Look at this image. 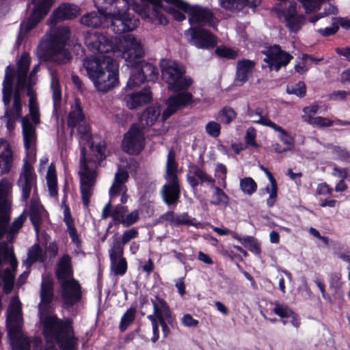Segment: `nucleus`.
Wrapping results in <instances>:
<instances>
[{
  "instance_id": "48",
  "label": "nucleus",
  "mask_w": 350,
  "mask_h": 350,
  "mask_svg": "<svg viewBox=\"0 0 350 350\" xmlns=\"http://www.w3.org/2000/svg\"><path fill=\"white\" fill-rule=\"evenodd\" d=\"M227 168L222 163H217L215 167V176L218 179V183L224 188L227 187L226 184Z\"/></svg>"
},
{
  "instance_id": "33",
  "label": "nucleus",
  "mask_w": 350,
  "mask_h": 350,
  "mask_svg": "<svg viewBox=\"0 0 350 350\" xmlns=\"http://www.w3.org/2000/svg\"><path fill=\"white\" fill-rule=\"evenodd\" d=\"M45 258V252H43L39 245L36 244L29 249L27 258L23 262V265L28 269L33 262L36 261L44 262Z\"/></svg>"
},
{
  "instance_id": "47",
  "label": "nucleus",
  "mask_w": 350,
  "mask_h": 350,
  "mask_svg": "<svg viewBox=\"0 0 350 350\" xmlns=\"http://www.w3.org/2000/svg\"><path fill=\"white\" fill-rule=\"evenodd\" d=\"M286 92L289 94H295L300 98L304 97L306 94V85L302 81L296 84L288 85Z\"/></svg>"
},
{
  "instance_id": "18",
  "label": "nucleus",
  "mask_w": 350,
  "mask_h": 350,
  "mask_svg": "<svg viewBox=\"0 0 350 350\" xmlns=\"http://www.w3.org/2000/svg\"><path fill=\"white\" fill-rule=\"evenodd\" d=\"M187 41L199 49H208L215 46V37L203 28L191 27L185 31Z\"/></svg>"
},
{
  "instance_id": "13",
  "label": "nucleus",
  "mask_w": 350,
  "mask_h": 350,
  "mask_svg": "<svg viewBox=\"0 0 350 350\" xmlns=\"http://www.w3.org/2000/svg\"><path fill=\"white\" fill-rule=\"evenodd\" d=\"M54 0H29L27 9L30 10L29 16L20 24V29L16 41L19 46L28 33L35 28L40 21L48 14Z\"/></svg>"
},
{
  "instance_id": "20",
  "label": "nucleus",
  "mask_w": 350,
  "mask_h": 350,
  "mask_svg": "<svg viewBox=\"0 0 350 350\" xmlns=\"http://www.w3.org/2000/svg\"><path fill=\"white\" fill-rule=\"evenodd\" d=\"M28 207L31 221L38 234L41 226L48 222V214L41 204L38 196L30 198Z\"/></svg>"
},
{
  "instance_id": "58",
  "label": "nucleus",
  "mask_w": 350,
  "mask_h": 350,
  "mask_svg": "<svg viewBox=\"0 0 350 350\" xmlns=\"http://www.w3.org/2000/svg\"><path fill=\"white\" fill-rule=\"evenodd\" d=\"M215 53L219 57H226L228 59H234L237 55L235 51L226 46L218 47L216 49Z\"/></svg>"
},
{
  "instance_id": "35",
  "label": "nucleus",
  "mask_w": 350,
  "mask_h": 350,
  "mask_svg": "<svg viewBox=\"0 0 350 350\" xmlns=\"http://www.w3.org/2000/svg\"><path fill=\"white\" fill-rule=\"evenodd\" d=\"M160 113L161 109L159 106H152L147 108L141 117L142 125H146L148 126L152 125L157 120Z\"/></svg>"
},
{
  "instance_id": "38",
  "label": "nucleus",
  "mask_w": 350,
  "mask_h": 350,
  "mask_svg": "<svg viewBox=\"0 0 350 350\" xmlns=\"http://www.w3.org/2000/svg\"><path fill=\"white\" fill-rule=\"evenodd\" d=\"M132 67L133 68L131 69V76L126 84V88L129 89H133L140 85L146 79V77L136 64H134Z\"/></svg>"
},
{
  "instance_id": "8",
  "label": "nucleus",
  "mask_w": 350,
  "mask_h": 350,
  "mask_svg": "<svg viewBox=\"0 0 350 350\" xmlns=\"http://www.w3.org/2000/svg\"><path fill=\"white\" fill-rule=\"evenodd\" d=\"M83 66L98 92L106 93L118 86V64L110 56H103V59L87 57Z\"/></svg>"
},
{
  "instance_id": "32",
  "label": "nucleus",
  "mask_w": 350,
  "mask_h": 350,
  "mask_svg": "<svg viewBox=\"0 0 350 350\" xmlns=\"http://www.w3.org/2000/svg\"><path fill=\"white\" fill-rule=\"evenodd\" d=\"M51 75V89L52 90V97L53 100V107L55 111L57 110L62 100V91L59 83L57 74L55 71L50 70Z\"/></svg>"
},
{
  "instance_id": "61",
  "label": "nucleus",
  "mask_w": 350,
  "mask_h": 350,
  "mask_svg": "<svg viewBox=\"0 0 350 350\" xmlns=\"http://www.w3.org/2000/svg\"><path fill=\"white\" fill-rule=\"evenodd\" d=\"M256 130L252 127L248 128L245 136V140L246 144L252 147H257L258 145L256 142Z\"/></svg>"
},
{
  "instance_id": "7",
  "label": "nucleus",
  "mask_w": 350,
  "mask_h": 350,
  "mask_svg": "<svg viewBox=\"0 0 350 350\" xmlns=\"http://www.w3.org/2000/svg\"><path fill=\"white\" fill-rule=\"evenodd\" d=\"M24 146L26 157L17 180V186L21 191V200L27 202L29 198L38 196L37 176L31 165L36 160V126L30 123L28 116L21 120Z\"/></svg>"
},
{
  "instance_id": "17",
  "label": "nucleus",
  "mask_w": 350,
  "mask_h": 350,
  "mask_svg": "<svg viewBox=\"0 0 350 350\" xmlns=\"http://www.w3.org/2000/svg\"><path fill=\"white\" fill-rule=\"evenodd\" d=\"M129 178V173L124 168L119 167L117 172L115 174L114 181L109 190V201L103 208L102 217L107 218L110 215L111 207L116 198L120 196V202L121 204H125L128 200L126 194L127 187L125 183Z\"/></svg>"
},
{
  "instance_id": "34",
  "label": "nucleus",
  "mask_w": 350,
  "mask_h": 350,
  "mask_svg": "<svg viewBox=\"0 0 350 350\" xmlns=\"http://www.w3.org/2000/svg\"><path fill=\"white\" fill-rule=\"evenodd\" d=\"M266 124V126H269L273 129L275 131L279 133L278 137L279 139L288 147L286 148L288 150H291V147L294 143V139L292 136H291L285 130H284L281 126L277 125L271 120H266L264 122Z\"/></svg>"
},
{
  "instance_id": "21",
  "label": "nucleus",
  "mask_w": 350,
  "mask_h": 350,
  "mask_svg": "<svg viewBox=\"0 0 350 350\" xmlns=\"http://www.w3.org/2000/svg\"><path fill=\"white\" fill-rule=\"evenodd\" d=\"M293 56L282 51L278 45L268 49L265 62L268 64L271 70L278 71L282 66H286L291 60Z\"/></svg>"
},
{
  "instance_id": "31",
  "label": "nucleus",
  "mask_w": 350,
  "mask_h": 350,
  "mask_svg": "<svg viewBox=\"0 0 350 350\" xmlns=\"http://www.w3.org/2000/svg\"><path fill=\"white\" fill-rule=\"evenodd\" d=\"M143 55L144 54L140 57H138L133 62H126L128 63V66H133L134 64H136L146 77V76H148L150 80L157 79L159 74L157 68L150 63L139 61V59L142 58Z\"/></svg>"
},
{
  "instance_id": "26",
  "label": "nucleus",
  "mask_w": 350,
  "mask_h": 350,
  "mask_svg": "<svg viewBox=\"0 0 350 350\" xmlns=\"http://www.w3.org/2000/svg\"><path fill=\"white\" fill-rule=\"evenodd\" d=\"M161 219L170 221L174 226L188 225L197 227L200 224L195 219L191 218L187 213L175 214L172 211H168L161 216Z\"/></svg>"
},
{
  "instance_id": "55",
  "label": "nucleus",
  "mask_w": 350,
  "mask_h": 350,
  "mask_svg": "<svg viewBox=\"0 0 350 350\" xmlns=\"http://www.w3.org/2000/svg\"><path fill=\"white\" fill-rule=\"evenodd\" d=\"M308 124L320 127H328L331 126L334 124V121L321 116L314 117L312 119H310Z\"/></svg>"
},
{
  "instance_id": "63",
  "label": "nucleus",
  "mask_w": 350,
  "mask_h": 350,
  "mask_svg": "<svg viewBox=\"0 0 350 350\" xmlns=\"http://www.w3.org/2000/svg\"><path fill=\"white\" fill-rule=\"evenodd\" d=\"M67 226H68V234H69L73 243L75 244V245L77 248H79L81 246V241H80V239H79L78 235L77 234L76 229L68 221H67Z\"/></svg>"
},
{
  "instance_id": "59",
  "label": "nucleus",
  "mask_w": 350,
  "mask_h": 350,
  "mask_svg": "<svg viewBox=\"0 0 350 350\" xmlns=\"http://www.w3.org/2000/svg\"><path fill=\"white\" fill-rule=\"evenodd\" d=\"M138 234L137 229L131 228L123 232L120 240L122 241L123 244L126 245L129 242L137 238Z\"/></svg>"
},
{
  "instance_id": "5",
  "label": "nucleus",
  "mask_w": 350,
  "mask_h": 350,
  "mask_svg": "<svg viewBox=\"0 0 350 350\" xmlns=\"http://www.w3.org/2000/svg\"><path fill=\"white\" fill-rule=\"evenodd\" d=\"M160 66L167 89L175 92L166 101L167 107L162 113V120L165 121L178 109L192 103L193 96L187 90L193 83V80L185 76L184 66L176 61L162 59Z\"/></svg>"
},
{
  "instance_id": "46",
  "label": "nucleus",
  "mask_w": 350,
  "mask_h": 350,
  "mask_svg": "<svg viewBox=\"0 0 350 350\" xmlns=\"http://www.w3.org/2000/svg\"><path fill=\"white\" fill-rule=\"evenodd\" d=\"M124 245L122 241L118 238L113 237V242L109 250V257L122 256L124 251Z\"/></svg>"
},
{
  "instance_id": "15",
  "label": "nucleus",
  "mask_w": 350,
  "mask_h": 350,
  "mask_svg": "<svg viewBox=\"0 0 350 350\" xmlns=\"http://www.w3.org/2000/svg\"><path fill=\"white\" fill-rule=\"evenodd\" d=\"M166 3L180 8L189 14V21L191 25H205L215 26L216 18L212 11L198 5H190L183 0H165Z\"/></svg>"
},
{
  "instance_id": "4",
  "label": "nucleus",
  "mask_w": 350,
  "mask_h": 350,
  "mask_svg": "<svg viewBox=\"0 0 350 350\" xmlns=\"http://www.w3.org/2000/svg\"><path fill=\"white\" fill-rule=\"evenodd\" d=\"M98 10L84 14L81 23L92 28L109 29L115 33L131 31L138 21L129 12V0H94Z\"/></svg>"
},
{
  "instance_id": "42",
  "label": "nucleus",
  "mask_w": 350,
  "mask_h": 350,
  "mask_svg": "<svg viewBox=\"0 0 350 350\" xmlns=\"http://www.w3.org/2000/svg\"><path fill=\"white\" fill-rule=\"evenodd\" d=\"M237 114L231 107H224L218 113L217 120L224 124H230L236 117Z\"/></svg>"
},
{
  "instance_id": "37",
  "label": "nucleus",
  "mask_w": 350,
  "mask_h": 350,
  "mask_svg": "<svg viewBox=\"0 0 350 350\" xmlns=\"http://www.w3.org/2000/svg\"><path fill=\"white\" fill-rule=\"evenodd\" d=\"M152 15L154 17L152 22L159 25H166L167 20L163 14L164 9L161 0H153Z\"/></svg>"
},
{
  "instance_id": "10",
  "label": "nucleus",
  "mask_w": 350,
  "mask_h": 350,
  "mask_svg": "<svg viewBox=\"0 0 350 350\" xmlns=\"http://www.w3.org/2000/svg\"><path fill=\"white\" fill-rule=\"evenodd\" d=\"M6 325L12 350H30L31 342L36 347L39 346V338L31 341L22 332L23 318L21 303L16 296L12 297L9 304L6 312Z\"/></svg>"
},
{
  "instance_id": "41",
  "label": "nucleus",
  "mask_w": 350,
  "mask_h": 350,
  "mask_svg": "<svg viewBox=\"0 0 350 350\" xmlns=\"http://www.w3.org/2000/svg\"><path fill=\"white\" fill-rule=\"evenodd\" d=\"M239 242L245 247L254 253L255 255H259L260 253V246L258 241L251 236L243 237V239H239Z\"/></svg>"
},
{
  "instance_id": "22",
  "label": "nucleus",
  "mask_w": 350,
  "mask_h": 350,
  "mask_svg": "<svg viewBox=\"0 0 350 350\" xmlns=\"http://www.w3.org/2000/svg\"><path fill=\"white\" fill-rule=\"evenodd\" d=\"M187 180L190 186L193 189L198 187L200 182L201 184H206L211 186H213L215 182L203 169L196 165H190L189 166Z\"/></svg>"
},
{
  "instance_id": "56",
  "label": "nucleus",
  "mask_w": 350,
  "mask_h": 350,
  "mask_svg": "<svg viewBox=\"0 0 350 350\" xmlns=\"http://www.w3.org/2000/svg\"><path fill=\"white\" fill-rule=\"evenodd\" d=\"M333 21L332 27L319 29L317 32L325 37L335 34L339 28L338 21L336 18H334Z\"/></svg>"
},
{
  "instance_id": "28",
  "label": "nucleus",
  "mask_w": 350,
  "mask_h": 350,
  "mask_svg": "<svg viewBox=\"0 0 350 350\" xmlns=\"http://www.w3.org/2000/svg\"><path fill=\"white\" fill-rule=\"evenodd\" d=\"M254 67V62L251 60L243 59L239 61L237 65L236 81L241 84L245 83L252 75Z\"/></svg>"
},
{
  "instance_id": "2",
  "label": "nucleus",
  "mask_w": 350,
  "mask_h": 350,
  "mask_svg": "<svg viewBox=\"0 0 350 350\" xmlns=\"http://www.w3.org/2000/svg\"><path fill=\"white\" fill-rule=\"evenodd\" d=\"M30 64V57L28 54L22 55L18 61L17 66V81L14 94V103L12 109L8 108L12 95L13 83L14 73L13 68L8 66L5 70V78L3 82V101L6 107L4 118L6 120V127L10 133L15 127L16 121L21 116L22 104L21 100V92L27 88L29 99V118L30 123L34 126L40 122L39 107L36 102V95L32 86L36 83V73L38 71L40 66L36 65L31 72L28 79L27 74Z\"/></svg>"
},
{
  "instance_id": "57",
  "label": "nucleus",
  "mask_w": 350,
  "mask_h": 350,
  "mask_svg": "<svg viewBox=\"0 0 350 350\" xmlns=\"http://www.w3.org/2000/svg\"><path fill=\"white\" fill-rule=\"evenodd\" d=\"M128 211L127 207L118 204L111 212V216L113 220L120 223L122 219L125 215V213Z\"/></svg>"
},
{
  "instance_id": "12",
  "label": "nucleus",
  "mask_w": 350,
  "mask_h": 350,
  "mask_svg": "<svg viewBox=\"0 0 350 350\" xmlns=\"http://www.w3.org/2000/svg\"><path fill=\"white\" fill-rule=\"evenodd\" d=\"M12 187V183L7 178L0 180V239L7 232V239L10 242L13 241L25 219L24 214H21L14 221L9 230L8 229L11 211Z\"/></svg>"
},
{
  "instance_id": "52",
  "label": "nucleus",
  "mask_w": 350,
  "mask_h": 350,
  "mask_svg": "<svg viewBox=\"0 0 350 350\" xmlns=\"http://www.w3.org/2000/svg\"><path fill=\"white\" fill-rule=\"evenodd\" d=\"M307 13L313 12L320 8L322 0H299Z\"/></svg>"
},
{
  "instance_id": "39",
  "label": "nucleus",
  "mask_w": 350,
  "mask_h": 350,
  "mask_svg": "<svg viewBox=\"0 0 350 350\" xmlns=\"http://www.w3.org/2000/svg\"><path fill=\"white\" fill-rule=\"evenodd\" d=\"M111 268L116 275H124L127 269L126 259L122 256L111 257Z\"/></svg>"
},
{
  "instance_id": "30",
  "label": "nucleus",
  "mask_w": 350,
  "mask_h": 350,
  "mask_svg": "<svg viewBox=\"0 0 350 350\" xmlns=\"http://www.w3.org/2000/svg\"><path fill=\"white\" fill-rule=\"evenodd\" d=\"M261 3V0H219L221 7L231 11L241 10L245 5L256 8Z\"/></svg>"
},
{
  "instance_id": "3",
  "label": "nucleus",
  "mask_w": 350,
  "mask_h": 350,
  "mask_svg": "<svg viewBox=\"0 0 350 350\" xmlns=\"http://www.w3.org/2000/svg\"><path fill=\"white\" fill-rule=\"evenodd\" d=\"M53 297V282L51 275L42 276L40 289L39 314L44 327L46 346L42 350H57V344L62 350H76L77 338L68 320L62 321L51 314L50 304Z\"/></svg>"
},
{
  "instance_id": "51",
  "label": "nucleus",
  "mask_w": 350,
  "mask_h": 350,
  "mask_svg": "<svg viewBox=\"0 0 350 350\" xmlns=\"http://www.w3.org/2000/svg\"><path fill=\"white\" fill-rule=\"evenodd\" d=\"M147 318L151 322V324H152L153 336L152 337L151 340L152 342L154 343L159 338V322L157 315H155V314L154 312L152 314H149L147 317Z\"/></svg>"
},
{
  "instance_id": "19",
  "label": "nucleus",
  "mask_w": 350,
  "mask_h": 350,
  "mask_svg": "<svg viewBox=\"0 0 350 350\" xmlns=\"http://www.w3.org/2000/svg\"><path fill=\"white\" fill-rule=\"evenodd\" d=\"M144 141L142 130L139 126L133 124L124 135L122 141V148L124 151L129 154H138L144 148Z\"/></svg>"
},
{
  "instance_id": "50",
  "label": "nucleus",
  "mask_w": 350,
  "mask_h": 350,
  "mask_svg": "<svg viewBox=\"0 0 350 350\" xmlns=\"http://www.w3.org/2000/svg\"><path fill=\"white\" fill-rule=\"evenodd\" d=\"M147 318L151 322V324H152L153 336L152 337L151 340L152 342L154 343L159 338V322L157 315H155V314L154 312L152 314H149L147 317Z\"/></svg>"
},
{
  "instance_id": "24",
  "label": "nucleus",
  "mask_w": 350,
  "mask_h": 350,
  "mask_svg": "<svg viewBox=\"0 0 350 350\" xmlns=\"http://www.w3.org/2000/svg\"><path fill=\"white\" fill-rule=\"evenodd\" d=\"M13 165V152L10 143L0 137V175L8 174Z\"/></svg>"
},
{
  "instance_id": "14",
  "label": "nucleus",
  "mask_w": 350,
  "mask_h": 350,
  "mask_svg": "<svg viewBox=\"0 0 350 350\" xmlns=\"http://www.w3.org/2000/svg\"><path fill=\"white\" fill-rule=\"evenodd\" d=\"M177 164L175 161V153L170 150L168 152L166 163V176L167 183L165 184L161 191L163 200L167 205L176 204L180 198V188L176 175Z\"/></svg>"
},
{
  "instance_id": "49",
  "label": "nucleus",
  "mask_w": 350,
  "mask_h": 350,
  "mask_svg": "<svg viewBox=\"0 0 350 350\" xmlns=\"http://www.w3.org/2000/svg\"><path fill=\"white\" fill-rule=\"evenodd\" d=\"M273 309V312L281 318L291 317L293 315V311L286 306L276 302Z\"/></svg>"
},
{
  "instance_id": "60",
  "label": "nucleus",
  "mask_w": 350,
  "mask_h": 350,
  "mask_svg": "<svg viewBox=\"0 0 350 350\" xmlns=\"http://www.w3.org/2000/svg\"><path fill=\"white\" fill-rule=\"evenodd\" d=\"M139 219V213L137 211H134L127 215H124L120 224L124 226L128 227L135 223Z\"/></svg>"
},
{
  "instance_id": "9",
  "label": "nucleus",
  "mask_w": 350,
  "mask_h": 350,
  "mask_svg": "<svg viewBox=\"0 0 350 350\" xmlns=\"http://www.w3.org/2000/svg\"><path fill=\"white\" fill-rule=\"evenodd\" d=\"M70 36V31L66 27L51 29L38 46L39 58L57 64L68 63L72 59L68 48Z\"/></svg>"
},
{
  "instance_id": "53",
  "label": "nucleus",
  "mask_w": 350,
  "mask_h": 350,
  "mask_svg": "<svg viewBox=\"0 0 350 350\" xmlns=\"http://www.w3.org/2000/svg\"><path fill=\"white\" fill-rule=\"evenodd\" d=\"M205 131L210 136L217 137L220 135L221 126L215 121H209L205 126Z\"/></svg>"
},
{
  "instance_id": "11",
  "label": "nucleus",
  "mask_w": 350,
  "mask_h": 350,
  "mask_svg": "<svg viewBox=\"0 0 350 350\" xmlns=\"http://www.w3.org/2000/svg\"><path fill=\"white\" fill-rule=\"evenodd\" d=\"M72 275L70 257L65 254L57 265L56 275L59 285L58 292L67 306H73L81 298L80 284L73 278Z\"/></svg>"
},
{
  "instance_id": "62",
  "label": "nucleus",
  "mask_w": 350,
  "mask_h": 350,
  "mask_svg": "<svg viewBox=\"0 0 350 350\" xmlns=\"http://www.w3.org/2000/svg\"><path fill=\"white\" fill-rule=\"evenodd\" d=\"M181 324L187 327H196L198 325L199 321L195 319L189 314H185L180 320Z\"/></svg>"
},
{
  "instance_id": "1",
  "label": "nucleus",
  "mask_w": 350,
  "mask_h": 350,
  "mask_svg": "<svg viewBox=\"0 0 350 350\" xmlns=\"http://www.w3.org/2000/svg\"><path fill=\"white\" fill-rule=\"evenodd\" d=\"M68 126L71 129V134L77 133L81 148V193L83 203L88 206L96 181V172L90 169L89 163L96 161L100 163L105 158V142L98 137H92L89 126L83 113L79 99H75L68 116Z\"/></svg>"
},
{
  "instance_id": "36",
  "label": "nucleus",
  "mask_w": 350,
  "mask_h": 350,
  "mask_svg": "<svg viewBox=\"0 0 350 350\" xmlns=\"http://www.w3.org/2000/svg\"><path fill=\"white\" fill-rule=\"evenodd\" d=\"M46 179L50 196L52 197L56 196L57 194V180L55 167L53 163H51L48 167Z\"/></svg>"
},
{
  "instance_id": "27",
  "label": "nucleus",
  "mask_w": 350,
  "mask_h": 350,
  "mask_svg": "<svg viewBox=\"0 0 350 350\" xmlns=\"http://www.w3.org/2000/svg\"><path fill=\"white\" fill-rule=\"evenodd\" d=\"M284 18L290 31L296 32L303 24V17L297 14L296 4L292 3L288 10L284 13Z\"/></svg>"
},
{
  "instance_id": "6",
  "label": "nucleus",
  "mask_w": 350,
  "mask_h": 350,
  "mask_svg": "<svg viewBox=\"0 0 350 350\" xmlns=\"http://www.w3.org/2000/svg\"><path fill=\"white\" fill-rule=\"evenodd\" d=\"M88 49L94 55L90 57L103 59L110 52L118 53L126 62L140 57L144 50L141 40L131 34L122 37H109L98 31L88 33L85 36Z\"/></svg>"
},
{
  "instance_id": "25",
  "label": "nucleus",
  "mask_w": 350,
  "mask_h": 350,
  "mask_svg": "<svg viewBox=\"0 0 350 350\" xmlns=\"http://www.w3.org/2000/svg\"><path fill=\"white\" fill-rule=\"evenodd\" d=\"M152 98V94L148 88H145L142 91L129 94L125 96V102L130 109H135L149 102Z\"/></svg>"
},
{
  "instance_id": "45",
  "label": "nucleus",
  "mask_w": 350,
  "mask_h": 350,
  "mask_svg": "<svg viewBox=\"0 0 350 350\" xmlns=\"http://www.w3.org/2000/svg\"><path fill=\"white\" fill-rule=\"evenodd\" d=\"M136 314V310L131 308L128 309L121 318L120 329L124 331L128 326L134 321Z\"/></svg>"
},
{
  "instance_id": "44",
  "label": "nucleus",
  "mask_w": 350,
  "mask_h": 350,
  "mask_svg": "<svg viewBox=\"0 0 350 350\" xmlns=\"http://www.w3.org/2000/svg\"><path fill=\"white\" fill-rule=\"evenodd\" d=\"M213 200L211 204L219 206H227L229 202L228 196L219 187H215L213 192Z\"/></svg>"
},
{
  "instance_id": "54",
  "label": "nucleus",
  "mask_w": 350,
  "mask_h": 350,
  "mask_svg": "<svg viewBox=\"0 0 350 350\" xmlns=\"http://www.w3.org/2000/svg\"><path fill=\"white\" fill-rule=\"evenodd\" d=\"M318 110L319 106L317 105H311L304 107L303 109L304 114L302 116V119L308 123L310 122V119L314 118V116L318 112Z\"/></svg>"
},
{
  "instance_id": "40",
  "label": "nucleus",
  "mask_w": 350,
  "mask_h": 350,
  "mask_svg": "<svg viewBox=\"0 0 350 350\" xmlns=\"http://www.w3.org/2000/svg\"><path fill=\"white\" fill-rule=\"evenodd\" d=\"M247 116L252 119V121L254 123H257L266 126V124L264 122L266 120H271L269 118H267L263 113V111L261 108H257L256 110H253L248 107L247 112Z\"/></svg>"
},
{
  "instance_id": "23",
  "label": "nucleus",
  "mask_w": 350,
  "mask_h": 350,
  "mask_svg": "<svg viewBox=\"0 0 350 350\" xmlns=\"http://www.w3.org/2000/svg\"><path fill=\"white\" fill-rule=\"evenodd\" d=\"M79 8L77 5L63 3L54 10L48 22L52 25L60 21L71 19L77 16Z\"/></svg>"
},
{
  "instance_id": "64",
  "label": "nucleus",
  "mask_w": 350,
  "mask_h": 350,
  "mask_svg": "<svg viewBox=\"0 0 350 350\" xmlns=\"http://www.w3.org/2000/svg\"><path fill=\"white\" fill-rule=\"evenodd\" d=\"M349 95H350V93L345 90L335 91L329 95V99L332 100H345Z\"/></svg>"
},
{
  "instance_id": "29",
  "label": "nucleus",
  "mask_w": 350,
  "mask_h": 350,
  "mask_svg": "<svg viewBox=\"0 0 350 350\" xmlns=\"http://www.w3.org/2000/svg\"><path fill=\"white\" fill-rule=\"evenodd\" d=\"M153 312L158 319L165 318L169 319L172 316V312L167 303L162 298L155 296L151 299Z\"/></svg>"
},
{
  "instance_id": "43",
  "label": "nucleus",
  "mask_w": 350,
  "mask_h": 350,
  "mask_svg": "<svg viewBox=\"0 0 350 350\" xmlns=\"http://www.w3.org/2000/svg\"><path fill=\"white\" fill-rule=\"evenodd\" d=\"M240 188L241 191L247 195L253 194L257 189L256 182L250 177L241 179Z\"/></svg>"
},
{
  "instance_id": "16",
  "label": "nucleus",
  "mask_w": 350,
  "mask_h": 350,
  "mask_svg": "<svg viewBox=\"0 0 350 350\" xmlns=\"http://www.w3.org/2000/svg\"><path fill=\"white\" fill-rule=\"evenodd\" d=\"M17 261L14 254L5 245H0V286L6 293L13 288Z\"/></svg>"
}]
</instances>
